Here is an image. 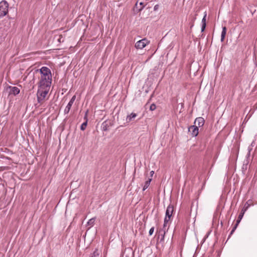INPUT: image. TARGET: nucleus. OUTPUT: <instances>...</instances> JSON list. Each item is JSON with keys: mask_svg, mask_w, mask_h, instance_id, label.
<instances>
[{"mask_svg": "<svg viewBox=\"0 0 257 257\" xmlns=\"http://www.w3.org/2000/svg\"><path fill=\"white\" fill-rule=\"evenodd\" d=\"M39 71L41 74L39 87H50L52 82L51 70L47 67H42Z\"/></svg>", "mask_w": 257, "mask_h": 257, "instance_id": "1", "label": "nucleus"}, {"mask_svg": "<svg viewBox=\"0 0 257 257\" xmlns=\"http://www.w3.org/2000/svg\"><path fill=\"white\" fill-rule=\"evenodd\" d=\"M49 88L50 87H39L37 93V100L39 103H42L44 102Z\"/></svg>", "mask_w": 257, "mask_h": 257, "instance_id": "2", "label": "nucleus"}, {"mask_svg": "<svg viewBox=\"0 0 257 257\" xmlns=\"http://www.w3.org/2000/svg\"><path fill=\"white\" fill-rule=\"evenodd\" d=\"M9 4L6 1L0 2V18L5 16L8 13Z\"/></svg>", "mask_w": 257, "mask_h": 257, "instance_id": "3", "label": "nucleus"}, {"mask_svg": "<svg viewBox=\"0 0 257 257\" xmlns=\"http://www.w3.org/2000/svg\"><path fill=\"white\" fill-rule=\"evenodd\" d=\"M174 211V208L173 205H170L168 206L166 211V217L164 219V227H165L169 221L170 220L173 212Z\"/></svg>", "mask_w": 257, "mask_h": 257, "instance_id": "4", "label": "nucleus"}, {"mask_svg": "<svg viewBox=\"0 0 257 257\" xmlns=\"http://www.w3.org/2000/svg\"><path fill=\"white\" fill-rule=\"evenodd\" d=\"M150 41L147 39L144 38L140 41H138L135 44V47L137 49H142L145 47L148 44H149Z\"/></svg>", "mask_w": 257, "mask_h": 257, "instance_id": "5", "label": "nucleus"}, {"mask_svg": "<svg viewBox=\"0 0 257 257\" xmlns=\"http://www.w3.org/2000/svg\"><path fill=\"white\" fill-rule=\"evenodd\" d=\"M189 131L193 136L196 137L198 134V127L197 125H192L189 128Z\"/></svg>", "mask_w": 257, "mask_h": 257, "instance_id": "6", "label": "nucleus"}, {"mask_svg": "<svg viewBox=\"0 0 257 257\" xmlns=\"http://www.w3.org/2000/svg\"><path fill=\"white\" fill-rule=\"evenodd\" d=\"M195 125H197L198 127L202 126L204 124V119L202 117H199L195 120L194 121Z\"/></svg>", "mask_w": 257, "mask_h": 257, "instance_id": "7", "label": "nucleus"}, {"mask_svg": "<svg viewBox=\"0 0 257 257\" xmlns=\"http://www.w3.org/2000/svg\"><path fill=\"white\" fill-rule=\"evenodd\" d=\"M10 88L11 89L10 94H14V95H16L17 94H18L20 93V89L19 88L17 87H10Z\"/></svg>", "mask_w": 257, "mask_h": 257, "instance_id": "8", "label": "nucleus"}, {"mask_svg": "<svg viewBox=\"0 0 257 257\" xmlns=\"http://www.w3.org/2000/svg\"><path fill=\"white\" fill-rule=\"evenodd\" d=\"M88 113V110H87L85 112V115L84 116V119H86L85 121L81 125L80 128L82 131H84L85 130L87 124V115Z\"/></svg>", "mask_w": 257, "mask_h": 257, "instance_id": "9", "label": "nucleus"}, {"mask_svg": "<svg viewBox=\"0 0 257 257\" xmlns=\"http://www.w3.org/2000/svg\"><path fill=\"white\" fill-rule=\"evenodd\" d=\"M137 116V114L135 113L132 112L130 115H127L126 118L127 122H130L132 120L134 119Z\"/></svg>", "mask_w": 257, "mask_h": 257, "instance_id": "10", "label": "nucleus"}, {"mask_svg": "<svg viewBox=\"0 0 257 257\" xmlns=\"http://www.w3.org/2000/svg\"><path fill=\"white\" fill-rule=\"evenodd\" d=\"M226 34V28L225 27H223L222 28V31L221 32V41L223 42L225 35Z\"/></svg>", "mask_w": 257, "mask_h": 257, "instance_id": "11", "label": "nucleus"}, {"mask_svg": "<svg viewBox=\"0 0 257 257\" xmlns=\"http://www.w3.org/2000/svg\"><path fill=\"white\" fill-rule=\"evenodd\" d=\"M72 104H73L71 103V102H68V104L67 105V106L65 107L64 111V112L65 114H68L69 113Z\"/></svg>", "mask_w": 257, "mask_h": 257, "instance_id": "12", "label": "nucleus"}, {"mask_svg": "<svg viewBox=\"0 0 257 257\" xmlns=\"http://www.w3.org/2000/svg\"><path fill=\"white\" fill-rule=\"evenodd\" d=\"M152 181V178H149L148 180H147L145 183V185L143 187V190L145 191L146 189H147L148 187L149 186L150 183Z\"/></svg>", "mask_w": 257, "mask_h": 257, "instance_id": "13", "label": "nucleus"}, {"mask_svg": "<svg viewBox=\"0 0 257 257\" xmlns=\"http://www.w3.org/2000/svg\"><path fill=\"white\" fill-rule=\"evenodd\" d=\"M136 6L137 9H138V10L140 11L142 10V9L143 8L144 5H143V3L142 2L139 3L138 2L136 4Z\"/></svg>", "mask_w": 257, "mask_h": 257, "instance_id": "14", "label": "nucleus"}, {"mask_svg": "<svg viewBox=\"0 0 257 257\" xmlns=\"http://www.w3.org/2000/svg\"><path fill=\"white\" fill-rule=\"evenodd\" d=\"M95 221V218H91L87 222V224L90 226H92L94 225Z\"/></svg>", "mask_w": 257, "mask_h": 257, "instance_id": "15", "label": "nucleus"}, {"mask_svg": "<svg viewBox=\"0 0 257 257\" xmlns=\"http://www.w3.org/2000/svg\"><path fill=\"white\" fill-rule=\"evenodd\" d=\"M249 206V204L247 202H246L244 205L243 208H242V209L241 210L242 211H243L244 212H245L247 210V209H248Z\"/></svg>", "mask_w": 257, "mask_h": 257, "instance_id": "16", "label": "nucleus"}, {"mask_svg": "<svg viewBox=\"0 0 257 257\" xmlns=\"http://www.w3.org/2000/svg\"><path fill=\"white\" fill-rule=\"evenodd\" d=\"M206 16H207V13L206 12H205L204 13V17L202 20V24H206Z\"/></svg>", "mask_w": 257, "mask_h": 257, "instance_id": "17", "label": "nucleus"}, {"mask_svg": "<svg viewBox=\"0 0 257 257\" xmlns=\"http://www.w3.org/2000/svg\"><path fill=\"white\" fill-rule=\"evenodd\" d=\"M156 108V106L154 103H153L150 105V110L153 111V110H155Z\"/></svg>", "mask_w": 257, "mask_h": 257, "instance_id": "18", "label": "nucleus"}, {"mask_svg": "<svg viewBox=\"0 0 257 257\" xmlns=\"http://www.w3.org/2000/svg\"><path fill=\"white\" fill-rule=\"evenodd\" d=\"M245 212H244L243 211H242V210L241 211L239 215H238V218L239 219H242L243 215H244V214Z\"/></svg>", "mask_w": 257, "mask_h": 257, "instance_id": "19", "label": "nucleus"}, {"mask_svg": "<svg viewBox=\"0 0 257 257\" xmlns=\"http://www.w3.org/2000/svg\"><path fill=\"white\" fill-rule=\"evenodd\" d=\"M237 225L235 224V225H234V226L233 227V228H232V230L230 232V235H231L233 232L235 231V230L236 229V228H237Z\"/></svg>", "mask_w": 257, "mask_h": 257, "instance_id": "20", "label": "nucleus"}, {"mask_svg": "<svg viewBox=\"0 0 257 257\" xmlns=\"http://www.w3.org/2000/svg\"><path fill=\"white\" fill-rule=\"evenodd\" d=\"M76 99V96L75 95H74L71 99V100L69 101L70 102H71V103L73 104L75 100Z\"/></svg>", "mask_w": 257, "mask_h": 257, "instance_id": "21", "label": "nucleus"}, {"mask_svg": "<svg viewBox=\"0 0 257 257\" xmlns=\"http://www.w3.org/2000/svg\"><path fill=\"white\" fill-rule=\"evenodd\" d=\"M154 231V227H152L149 230V235H152Z\"/></svg>", "mask_w": 257, "mask_h": 257, "instance_id": "22", "label": "nucleus"}, {"mask_svg": "<svg viewBox=\"0 0 257 257\" xmlns=\"http://www.w3.org/2000/svg\"><path fill=\"white\" fill-rule=\"evenodd\" d=\"M206 24H202L201 32H203L205 29Z\"/></svg>", "mask_w": 257, "mask_h": 257, "instance_id": "23", "label": "nucleus"}, {"mask_svg": "<svg viewBox=\"0 0 257 257\" xmlns=\"http://www.w3.org/2000/svg\"><path fill=\"white\" fill-rule=\"evenodd\" d=\"M241 219H239L238 218L237 219V220H236V224H237V225H238V224L239 223V222H240Z\"/></svg>", "mask_w": 257, "mask_h": 257, "instance_id": "24", "label": "nucleus"}, {"mask_svg": "<svg viewBox=\"0 0 257 257\" xmlns=\"http://www.w3.org/2000/svg\"><path fill=\"white\" fill-rule=\"evenodd\" d=\"M154 174V171H151V172H150L151 177H152L153 176Z\"/></svg>", "mask_w": 257, "mask_h": 257, "instance_id": "25", "label": "nucleus"}, {"mask_svg": "<svg viewBox=\"0 0 257 257\" xmlns=\"http://www.w3.org/2000/svg\"><path fill=\"white\" fill-rule=\"evenodd\" d=\"M103 131H106L107 130L106 127V126L105 127H103Z\"/></svg>", "mask_w": 257, "mask_h": 257, "instance_id": "26", "label": "nucleus"}, {"mask_svg": "<svg viewBox=\"0 0 257 257\" xmlns=\"http://www.w3.org/2000/svg\"><path fill=\"white\" fill-rule=\"evenodd\" d=\"M154 8L157 9L156 6H155V7H154Z\"/></svg>", "mask_w": 257, "mask_h": 257, "instance_id": "27", "label": "nucleus"}, {"mask_svg": "<svg viewBox=\"0 0 257 257\" xmlns=\"http://www.w3.org/2000/svg\"><path fill=\"white\" fill-rule=\"evenodd\" d=\"M154 8L157 9L156 6H155V7H154Z\"/></svg>", "mask_w": 257, "mask_h": 257, "instance_id": "28", "label": "nucleus"}, {"mask_svg": "<svg viewBox=\"0 0 257 257\" xmlns=\"http://www.w3.org/2000/svg\"><path fill=\"white\" fill-rule=\"evenodd\" d=\"M154 8L157 9L156 6H155V7H154Z\"/></svg>", "mask_w": 257, "mask_h": 257, "instance_id": "29", "label": "nucleus"}]
</instances>
